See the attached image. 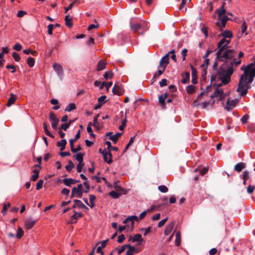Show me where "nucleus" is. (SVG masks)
Returning a JSON list of instances; mask_svg holds the SVG:
<instances>
[{
	"label": "nucleus",
	"mask_w": 255,
	"mask_h": 255,
	"mask_svg": "<svg viewBox=\"0 0 255 255\" xmlns=\"http://www.w3.org/2000/svg\"><path fill=\"white\" fill-rule=\"evenodd\" d=\"M244 70V74L241 76L237 91L240 93L241 96H245L248 93V89L250 88V84L252 83L255 77V67L254 63H252L247 65Z\"/></svg>",
	"instance_id": "obj_1"
},
{
	"label": "nucleus",
	"mask_w": 255,
	"mask_h": 255,
	"mask_svg": "<svg viewBox=\"0 0 255 255\" xmlns=\"http://www.w3.org/2000/svg\"><path fill=\"white\" fill-rule=\"evenodd\" d=\"M222 47L221 49H218L216 52L217 59L225 63L230 62L232 59L234 57L235 51L234 49L229 48L224 49Z\"/></svg>",
	"instance_id": "obj_2"
},
{
	"label": "nucleus",
	"mask_w": 255,
	"mask_h": 255,
	"mask_svg": "<svg viewBox=\"0 0 255 255\" xmlns=\"http://www.w3.org/2000/svg\"><path fill=\"white\" fill-rule=\"evenodd\" d=\"M169 57H168V54H166L159 61V64L158 66V68L159 69L158 70V75H161L163 74L169 64Z\"/></svg>",
	"instance_id": "obj_3"
},
{
	"label": "nucleus",
	"mask_w": 255,
	"mask_h": 255,
	"mask_svg": "<svg viewBox=\"0 0 255 255\" xmlns=\"http://www.w3.org/2000/svg\"><path fill=\"white\" fill-rule=\"evenodd\" d=\"M49 118L50 122H52L51 127L54 130L57 129L59 120L56 115L53 112H51L49 113Z\"/></svg>",
	"instance_id": "obj_4"
},
{
	"label": "nucleus",
	"mask_w": 255,
	"mask_h": 255,
	"mask_svg": "<svg viewBox=\"0 0 255 255\" xmlns=\"http://www.w3.org/2000/svg\"><path fill=\"white\" fill-rule=\"evenodd\" d=\"M218 74L219 75V78L220 80H221V82L222 83L224 84V85H226L228 83H229L231 81V78L226 77V76L225 75L224 76L222 75L224 74V71L223 69L221 68L219 71L218 72Z\"/></svg>",
	"instance_id": "obj_5"
},
{
	"label": "nucleus",
	"mask_w": 255,
	"mask_h": 255,
	"mask_svg": "<svg viewBox=\"0 0 255 255\" xmlns=\"http://www.w3.org/2000/svg\"><path fill=\"white\" fill-rule=\"evenodd\" d=\"M231 40L226 39V38H223L221 39V40L217 44V49H221L222 47H225L224 49L229 48L230 47L229 46V44L230 43Z\"/></svg>",
	"instance_id": "obj_6"
},
{
	"label": "nucleus",
	"mask_w": 255,
	"mask_h": 255,
	"mask_svg": "<svg viewBox=\"0 0 255 255\" xmlns=\"http://www.w3.org/2000/svg\"><path fill=\"white\" fill-rule=\"evenodd\" d=\"M131 241L133 243L137 242V245H140L141 243L143 242V240L142 239L141 235L140 234L135 235L133 237H130L129 241Z\"/></svg>",
	"instance_id": "obj_7"
},
{
	"label": "nucleus",
	"mask_w": 255,
	"mask_h": 255,
	"mask_svg": "<svg viewBox=\"0 0 255 255\" xmlns=\"http://www.w3.org/2000/svg\"><path fill=\"white\" fill-rule=\"evenodd\" d=\"M102 154L103 155L105 162L108 164H111L112 162V154L110 151L102 153Z\"/></svg>",
	"instance_id": "obj_8"
},
{
	"label": "nucleus",
	"mask_w": 255,
	"mask_h": 255,
	"mask_svg": "<svg viewBox=\"0 0 255 255\" xmlns=\"http://www.w3.org/2000/svg\"><path fill=\"white\" fill-rule=\"evenodd\" d=\"M238 102L237 100H232L231 102L229 99H228L227 101V106L225 107V109L228 111H231L233 107H235Z\"/></svg>",
	"instance_id": "obj_9"
},
{
	"label": "nucleus",
	"mask_w": 255,
	"mask_h": 255,
	"mask_svg": "<svg viewBox=\"0 0 255 255\" xmlns=\"http://www.w3.org/2000/svg\"><path fill=\"white\" fill-rule=\"evenodd\" d=\"M190 67L192 71V77L191 82L193 84H196L197 83V71L196 69L192 65H190Z\"/></svg>",
	"instance_id": "obj_10"
},
{
	"label": "nucleus",
	"mask_w": 255,
	"mask_h": 255,
	"mask_svg": "<svg viewBox=\"0 0 255 255\" xmlns=\"http://www.w3.org/2000/svg\"><path fill=\"white\" fill-rule=\"evenodd\" d=\"M112 92L114 94L117 95L119 96L122 95L124 94V90L119 86L115 84L113 87Z\"/></svg>",
	"instance_id": "obj_11"
},
{
	"label": "nucleus",
	"mask_w": 255,
	"mask_h": 255,
	"mask_svg": "<svg viewBox=\"0 0 255 255\" xmlns=\"http://www.w3.org/2000/svg\"><path fill=\"white\" fill-rule=\"evenodd\" d=\"M220 97V100L224 98V96L223 95V90L222 89L216 88L215 92L213 93L212 95L211 96L212 98L214 97Z\"/></svg>",
	"instance_id": "obj_12"
},
{
	"label": "nucleus",
	"mask_w": 255,
	"mask_h": 255,
	"mask_svg": "<svg viewBox=\"0 0 255 255\" xmlns=\"http://www.w3.org/2000/svg\"><path fill=\"white\" fill-rule=\"evenodd\" d=\"M53 68L59 76H62L63 74V71L62 66L58 63H54L53 64Z\"/></svg>",
	"instance_id": "obj_13"
},
{
	"label": "nucleus",
	"mask_w": 255,
	"mask_h": 255,
	"mask_svg": "<svg viewBox=\"0 0 255 255\" xmlns=\"http://www.w3.org/2000/svg\"><path fill=\"white\" fill-rule=\"evenodd\" d=\"M141 24L138 23H133L132 24H130V27L132 30L134 31L135 33L138 34L139 33H141L139 32V30L141 29L142 27Z\"/></svg>",
	"instance_id": "obj_14"
},
{
	"label": "nucleus",
	"mask_w": 255,
	"mask_h": 255,
	"mask_svg": "<svg viewBox=\"0 0 255 255\" xmlns=\"http://www.w3.org/2000/svg\"><path fill=\"white\" fill-rule=\"evenodd\" d=\"M36 222V220H33L30 218L26 220L24 224L26 229H31L33 227Z\"/></svg>",
	"instance_id": "obj_15"
},
{
	"label": "nucleus",
	"mask_w": 255,
	"mask_h": 255,
	"mask_svg": "<svg viewBox=\"0 0 255 255\" xmlns=\"http://www.w3.org/2000/svg\"><path fill=\"white\" fill-rule=\"evenodd\" d=\"M63 183L66 186H70L71 184H74L79 182V180H76L72 178H65L62 180Z\"/></svg>",
	"instance_id": "obj_16"
},
{
	"label": "nucleus",
	"mask_w": 255,
	"mask_h": 255,
	"mask_svg": "<svg viewBox=\"0 0 255 255\" xmlns=\"http://www.w3.org/2000/svg\"><path fill=\"white\" fill-rule=\"evenodd\" d=\"M10 97L8 98L6 104V106L8 107H10L12 104H14L17 99V96L13 93H10Z\"/></svg>",
	"instance_id": "obj_17"
},
{
	"label": "nucleus",
	"mask_w": 255,
	"mask_h": 255,
	"mask_svg": "<svg viewBox=\"0 0 255 255\" xmlns=\"http://www.w3.org/2000/svg\"><path fill=\"white\" fill-rule=\"evenodd\" d=\"M64 20H65V24L66 26H67L69 28H70L72 27L73 22L72 20V18H70V15L69 14H67L65 16Z\"/></svg>",
	"instance_id": "obj_18"
},
{
	"label": "nucleus",
	"mask_w": 255,
	"mask_h": 255,
	"mask_svg": "<svg viewBox=\"0 0 255 255\" xmlns=\"http://www.w3.org/2000/svg\"><path fill=\"white\" fill-rule=\"evenodd\" d=\"M181 76L183 78L181 82L183 84H187L189 82L190 73L189 72L187 71L185 73L182 74Z\"/></svg>",
	"instance_id": "obj_19"
},
{
	"label": "nucleus",
	"mask_w": 255,
	"mask_h": 255,
	"mask_svg": "<svg viewBox=\"0 0 255 255\" xmlns=\"http://www.w3.org/2000/svg\"><path fill=\"white\" fill-rule=\"evenodd\" d=\"M125 247L128 249V250L126 252V255H133L135 253V248L131 246L129 244L125 245Z\"/></svg>",
	"instance_id": "obj_20"
},
{
	"label": "nucleus",
	"mask_w": 255,
	"mask_h": 255,
	"mask_svg": "<svg viewBox=\"0 0 255 255\" xmlns=\"http://www.w3.org/2000/svg\"><path fill=\"white\" fill-rule=\"evenodd\" d=\"M174 225V222H172L170 224L166 226L164 233L165 236H167L171 233L173 229Z\"/></svg>",
	"instance_id": "obj_21"
},
{
	"label": "nucleus",
	"mask_w": 255,
	"mask_h": 255,
	"mask_svg": "<svg viewBox=\"0 0 255 255\" xmlns=\"http://www.w3.org/2000/svg\"><path fill=\"white\" fill-rule=\"evenodd\" d=\"M225 5V2H223L221 7L216 10V13H217L218 14V15H219V16L221 15L225 14V13H226V10L224 8Z\"/></svg>",
	"instance_id": "obj_22"
},
{
	"label": "nucleus",
	"mask_w": 255,
	"mask_h": 255,
	"mask_svg": "<svg viewBox=\"0 0 255 255\" xmlns=\"http://www.w3.org/2000/svg\"><path fill=\"white\" fill-rule=\"evenodd\" d=\"M108 241L109 239H107L101 242V246L98 247L97 249V253L101 254L102 255H104V252L102 251V249L106 247Z\"/></svg>",
	"instance_id": "obj_23"
},
{
	"label": "nucleus",
	"mask_w": 255,
	"mask_h": 255,
	"mask_svg": "<svg viewBox=\"0 0 255 255\" xmlns=\"http://www.w3.org/2000/svg\"><path fill=\"white\" fill-rule=\"evenodd\" d=\"M246 167V164L243 162H239L234 166V170L238 172H241Z\"/></svg>",
	"instance_id": "obj_24"
},
{
	"label": "nucleus",
	"mask_w": 255,
	"mask_h": 255,
	"mask_svg": "<svg viewBox=\"0 0 255 255\" xmlns=\"http://www.w3.org/2000/svg\"><path fill=\"white\" fill-rule=\"evenodd\" d=\"M106 63L103 60H100L97 66V70L98 71L103 70L106 68Z\"/></svg>",
	"instance_id": "obj_25"
},
{
	"label": "nucleus",
	"mask_w": 255,
	"mask_h": 255,
	"mask_svg": "<svg viewBox=\"0 0 255 255\" xmlns=\"http://www.w3.org/2000/svg\"><path fill=\"white\" fill-rule=\"evenodd\" d=\"M141 25L142 26L141 27L142 31L141 33H139L140 35H143L144 32L149 28V25L148 23L144 21H143L142 23H141Z\"/></svg>",
	"instance_id": "obj_26"
},
{
	"label": "nucleus",
	"mask_w": 255,
	"mask_h": 255,
	"mask_svg": "<svg viewBox=\"0 0 255 255\" xmlns=\"http://www.w3.org/2000/svg\"><path fill=\"white\" fill-rule=\"evenodd\" d=\"M67 144V141L66 139H62L60 141H59L57 143V145L60 147V150H63L66 146Z\"/></svg>",
	"instance_id": "obj_27"
},
{
	"label": "nucleus",
	"mask_w": 255,
	"mask_h": 255,
	"mask_svg": "<svg viewBox=\"0 0 255 255\" xmlns=\"http://www.w3.org/2000/svg\"><path fill=\"white\" fill-rule=\"evenodd\" d=\"M234 71V69H233V67L231 65L229 66L226 70H223L224 73H225V75L226 77H229L230 78L231 75L233 74Z\"/></svg>",
	"instance_id": "obj_28"
},
{
	"label": "nucleus",
	"mask_w": 255,
	"mask_h": 255,
	"mask_svg": "<svg viewBox=\"0 0 255 255\" xmlns=\"http://www.w3.org/2000/svg\"><path fill=\"white\" fill-rule=\"evenodd\" d=\"M219 36H223L224 38H231L233 37V34L231 31L230 30H225L222 33H221Z\"/></svg>",
	"instance_id": "obj_29"
},
{
	"label": "nucleus",
	"mask_w": 255,
	"mask_h": 255,
	"mask_svg": "<svg viewBox=\"0 0 255 255\" xmlns=\"http://www.w3.org/2000/svg\"><path fill=\"white\" fill-rule=\"evenodd\" d=\"M123 133L117 132L114 135H111L109 137V139L112 140L115 143H116L118 140L119 138L122 135Z\"/></svg>",
	"instance_id": "obj_30"
},
{
	"label": "nucleus",
	"mask_w": 255,
	"mask_h": 255,
	"mask_svg": "<svg viewBox=\"0 0 255 255\" xmlns=\"http://www.w3.org/2000/svg\"><path fill=\"white\" fill-rule=\"evenodd\" d=\"M241 63V60H237L236 59L234 58V57L232 59V60L230 61L229 63V65L232 66L233 67L234 66L235 67L238 66Z\"/></svg>",
	"instance_id": "obj_31"
},
{
	"label": "nucleus",
	"mask_w": 255,
	"mask_h": 255,
	"mask_svg": "<svg viewBox=\"0 0 255 255\" xmlns=\"http://www.w3.org/2000/svg\"><path fill=\"white\" fill-rule=\"evenodd\" d=\"M242 178L243 179V185H245L246 184V181L249 178L250 175L249 172L248 171H244L242 173Z\"/></svg>",
	"instance_id": "obj_32"
},
{
	"label": "nucleus",
	"mask_w": 255,
	"mask_h": 255,
	"mask_svg": "<svg viewBox=\"0 0 255 255\" xmlns=\"http://www.w3.org/2000/svg\"><path fill=\"white\" fill-rule=\"evenodd\" d=\"M85 155V153H78L76 155H74V156L76 159L79 162V163H83V156Z\"/></svg>",
	"instance_id": "obj_33"
},
{
	"label": "nucleus",
	"mask_w": 255,
	"mask_h": 255,
	"mask_svg": "<svg viewBox=\"0 0 255 255\" xmlns=\"http://www.w3.org/2000/svg\"><path fill=\"white\" fill-rule=\"evenodd\" d=\"M121 193H119L115 191H112L109 192V195L113 198V199H118L121 196Z\"/></svg>",
	"instance_id": "obj_34"
},
{
	"label": "nucleus",
	"mask_w": 255,
	"mask_h": 255,
	"mask_svg": "<svg viewBox=\"0 0 255 255\" xmlns=\"http://www.w3.org/2000/svg\"><path fill=\"white\" fill-rule=\"evenodd\" d=\"M181 243V233L179 231H178L176 234V239L175 244L177 246H179Z\"/></svg>",
	"instance_id": "obj_35"
},
{
	"label": "nucleus",
	"mask_w": 255,
	"mask_h": 255,
	"mask_svg": "<svg viewBox=\"0 0 255 255\" xmlns=\"http://www.w3.org/2000/svg\"><path fill=\"white\" fill-rule=\"evenodd\" d=\"M43 127L45 134L47 135H48L52 138H54V135L53 134H52L48 130L47 125L46 123H44L43 124Z\"/></svg>",
	"instance_id": "obj_36"
},
{
	"label": "nucleus",
	"mask_w": 255,
	"mask_h": 255,
	"mask_svg": "<svg viewBox=\"0 0 255 255\" xmlns=\"http://www.w3.org/2000/svg\"><path fill=\"white\" fill-rule=\"evenodd\" d=\"M186 92L189 94H192L195 92V87L190 85L186 87Z\"/></svg>",
	"instance_id": "obj_37"
},
{
	"label": "nucleus",
	"mask_w": 255,
	"mask_h": 255,
	"mask_svg": "<svg viewBox=\"0 0 255 255\" xmlns=\"http://www.w3.org/2000/svg\"><path fill=\"white\" fill-rule=\"evenodd\" d=\"M76 108V105L74 103L69 104L65 108V111L70 112Z\"/></svg>",
	"instance_id": "obj_38"
},
{
	"label": "nucleus",
	"mask_w": 255,
	"mask_h": 255,
	"mask_svg": "<svg viewBox=\"0 0 255 255\" xmlns=\"http://www.w3.org/2000/svg\"><path fill=\"white\" fill-rule=\"evenodd\" d=\"M74 214L71 216V219L77 220L79 217H82L83 214L81 212H77L76 211H73Z\"/></svg>",
	"instance_id": "obj_39"
},
{
	"label": "nucleus",
	"mask_w": 255,
	"mask_h": 255,
	"mask_svg": "<svg viewBox=\"0 0 255 255\" xmlns=\"http://www.w3.org/2000/svg\"><path fill=\"white\" fill-rule=\"evenodd\" d=\"M71 123L72 121H70L69 123H66L62 124L61 127L59 128V129H63L64 130L66 131L67 129V128H69Z\"/></svg>",
	"instance_id": "obj_40"
},
{
	"label": "nucleus",
	"mask_w": 255,
	"mask_h": 255,
	"mask_svg": "<svg viewBox=\"0 0 255 255\" xmlns=\"http://www.w3.org/2000/svg\"><path fill=\"white\" fill-rule=\"evenodd\" d=\"M166 99H165L162 95H159L158 96V100L159 102L161 105V106L162 108H165L166 103L165 102Z\"/></svg>",
	"instance_id": "obj_41"
},
{
	"label": "nucleus",
	"mask_w": 255,
	"mask_h": 255,
	"mask_svg": "<svg viewBox=\"0 0 255 255\" xmlns=\"http://www.w3.org/2000/svg\"><path fill=\"white\" fill-rule=\"evenodd\" d=\"M89 200H90V204H89V206L92 208L94 206V202L96 199V196L95 195L90 194L89 195Z\"/></svg>",
	"instance_id": "obj_42"
},
{
	"label": "nucleus",
	"mask_w": 255,
	"mask_h": 255,
	"mask_svg": "<svg viewBox=\"0 0 255 255\" xmlns=\"http://www.w3.org/2000/svg\"><path fill=\"white\" fill-rule=\"evenodd\" d=\"M73 202L75 204H76L77 205H78L79 207L84 208V209H86L87 210L88 209V208L87 206H86L84 204H83L80 200H79L77 199H75L73 200Z\"/></svg>",
	"instance_id": "obj_43"
},
{
	"label": "nucleus",
	"mask_w": 255,
	"mask_h": 255,
	"mask_svg": "<svg viewBox=\"0 0 255 255\" xmlns=\"http://www.w3.org/2000/svg\"><path fill=\"white\" fill-rule=\"evenodd\" d=\"M74 167V165L71 160L68 161V164L65 166V169L68 172H70L72 168Z\"/></svg>",
	"instance_id": "obj_44"
},
{
	"label": "nucleus",
	"mask_w": 255,
	"mask_h": 255,
	"mask_svg": "<svg viewBox=\"0 0 255 255\" xmlns=\"http://www.w3.org/2000/svg\"><path fill=\"white\" fill-rule=\"evenodd\" d=\"M23 234L24 232L22 228L20 227H18L16 232V237L17 239H20L23 236Z\"/></svg>",
	"instance_id": "obj_45"
},
{
	"label": "nucleus",
	"mask_w": 255,
	"mask_h": 255,
	"mask_svg": "<svg viewBox=\"0 0 255 255\" xmlns=\"http://www.w3.org/2000/svg\"><path fill=\"white\" fill-rule=\"evenodd\" d=\"M218 19L221 22L227 23V21L229 20V17L227 15H221L220 16L218 15Z\"/></svg>",
	"instance_id": "obj_46"
},
{
	"label": "nucleus",
	"mask_w": 255,
	"mask_h": 255,
	"mask_svg": "<svg viewBox=\"0 0 255 255\" xmlns=\"http://www.w3.org/2000/svg\"><path fill=\"white\" fill-rule=\"evenodd\" d=\"M208 168L207 167H203L202 169L198 168L195 170V172H196L197 170H199L200 174L201 175H203L208 171Z\"/></svg>",
	"instance_id": "obj_47"
},
{
	"label": "nucleus",
	"mask_w": 255,
	"mask_h": 255,
	"mask_svg": "<svg viewBox=\"0 0 255 255\" xmlns=\"http://www.w3.org/2000/svg\"><path fill=\"white\" fill-rule=\"evenodd\" d=\"M27 63L30 67H32L35 63L34 59L32 57H29L27 59Z\"/></svg>",
	"instance_id": "obj_48"
},
{
	"label": "nucleus",
	"mask_w": 255,
	"mask_h": 255,
	"mask_svg": "<svg viewBox=\"0 0 255 255\" xmlns=\"http://www.w3.org/2000/svg\"><path fill=\"white\" fill-rule=\"evenodd\" d=\"M113 73L111 71H109L105 73L104 75V78L106 79H107L108 78L111 79L113 77Z\"/></svg>",
	"instance_id": "obj_49"
},
{
	"label": "nucleus",
	"mask_w": 255,
	"mask_h": 255,
	"mask_svg": "<svg viewBox=\"0 0 255 255\" xmlns=\"http://www.w3.org/2000/svg\"><path fill=\"white\" fill-rule=\"evenodd\" d=\"M127 114H125V119L122 121V125L119 127V128L120 130H124V128L126 126V123H127Z\"/></svg>",
	"instance_id": "obj_50"
},
{
	"label": "nucleus",
	"mask_w": 255,
	"mask_h": 255,
	"mask_svg": "<svg viewBox=\"0 0 255 255\" xmlns=\"http://www.w3.org/2000/svg\"><path fill=\"white\" fill-rule=\"evenodd\" d=\"M158 188L162 193H166L168 191V188L165 185H160L158 186Z\"/></svg>",
	"instance_id": "obj_51"
},
{
	"label": "nucleus",
	"mask_w": 255,
	"mask_h": 255,
	"mask_svg": "<svg viewBox=\"0 0 255 255\" xmlns=\"http://www.w3.org/2000/svg\"><path fill=\"white\" fill-rule=\"evenodd\" d=\"M106 98L107 97L105 95H103L99 97L98 99V103H99L100 104H102V105H103V104L106 102Z\"/></svg>",
	"instance_id": "obj_52"
},
{
	"label": "nucleus",
	"mask_w": 255,
	"mask_h": 255,
	"mask_svg": "<svg viewBox=\"0 0 255 255\" xmlns=\"http://www.w3.org/2000/svg\"><path fill=\"white\" fill-rule=\"evenodd\" d=\"M255 189V186H252L250 184L247 187V192L248 194H251L254 192Z\"/></svg>",
	"instance_id": "obj_53"
},
{
	"label": "nucleus",
	"mask_w": 255,
	"mask_h": 255,
	"mask_svg": "<svg viewBox=\"0 0 255 255\" xmlns=\"http://www.w3.org/2000/svg\"><path fill=\"white\" fill-rule=\"evenodd\" d=\"M43 183V180H39L36 184V189L37 190H40L42 187V185Z\"/></svg>",
	"instance_id": "obj_54"
},
{
	"label": "nucleus",
	"mask_w": 255,
	"mask_h": 255,
	"mask_svg": "<svg viewBox=\"0 0 255 255\" xmlns=\"http://www.w3.org/2000/svg\"><path fill=\"white\" fill-rule=\"evenodd\" d=\"M12 57L15 60V61H16V62H18L20 60V57L19 54H18L16 52H13L12 53Z\"/></svg>",
	"instance_id": "obj_55"
},
{
	"label": "nucleus",
	"mask_w": 255,
	"mask_h": 255,
	"mask_svg": "<svg viewBox=\"0 0 255 255\" xmlns=\"http://www.w3.org/2000/svg\"><path fill=\"white\" fill-rule=\"evenodd\" d=\"M128 220H130V221L131 222L132 225H133L134 221H138V217L136 216H131L128 217Z\"/></svg>",
	"instance_id": "obj_56"
},
{
	"label": "nucleus",
	"mask_w": 255,
	"mask_h": 255,
	"mask_svg": "<svg viewBox=\"0 0 255 255\" xmlns=\"http://www.w3.org/2000/svg\"><path fill=\"white\" fill-rule=\"evenodd\" d=\"M209 59H205L204 63L201 65V67H203L204 68H207L208 67V66L209 65Z\"/></svg>",
	"instance_id": "obj_57"
},
{
	"label": "nucleus",
	"mask_w": 255,
	"mask_h": 255,
	"mask_svg": "<svg viewBox=\"0 0 255 255\" xmlns=\"http://www.w3.org/2000/svg\"><path fill=\"white\" fill-rule=\"evenodd\" d=\"M151 228L150 227H148L145 229L142 228L141 229L140 231H144L143 235L145 236L151 231Z\"/></svg>",
	"instance_id": "obj_58"
},
{
	"label": "nucleus",
	"mask_w": 255,
	"mask_h": 255,
	"mask_svg": "<svg viewBox=\"0 0 255 255\" xmlns=\"http://www.w3.org/2000/svg\"><path fill=\"white\" fill-rule=\"evenodd\" d=\"M54 27V25L52 24H50L47 26L48 28V33L49 35L52 34V31Z\"/></svg>",
	"instance_id": "obj_59"
},
{
	"label": "nucleus",
	"mask_w": 255,
	"mask_h": 255,
	"mask_svg": "<svg viewBox=\"0 0 255 255\" xmlns=\"http://www.w3.org/2000/svg\"><path fill=\"white\" fill-rule=\"evenodd\" d=\"M249 118V116L248 115H245L241 119V121L243 124H246Z\"/></svg>",
	"instance_id": "obj_60"
},
{
	"label": "nucleus",
	"mask_w": 255,
	"mask_h": 255,
	"mask_svg": "<svg viewBox=\"0 0 255 255\" xmlns=\"http://www.w3.org/2000/svg\"><path fill=\"white\" fill-rule=\"evenodd\" d=\"M82 150V147L80 145H78L76 148H74V147L73 148H72V150H71V151L73 152V153H76L77 152L79 151H80Z\"/></svg>",
	"instance_id": "obj_61"
},
{
	"label": "nucleus",
	"mask_w": 255,
	"mask_h": 255,
	"mask_svg": "<svg viewBox=\"0 0 255 255\" xmlns=\"http://www.w3.org/2000/svg\"><path fill=\"white\" fill-rule=\"evenodd\" d=\"M114 188L117 191H124V189L118 185L117 182L114 183Z\"/></svg>",
	"instance_id": "obj_62"
},
{
	"label": "nucleus",
	"mask_w": 255,
	"mask_h": 255,
	"mask_svg": "<svg viewBox=\"0 0 255 255\" xmlns=\"http://www.w3.org/2000/svg\"><path fill=\"white\" fill-rule=\"evenodd\" d=\"M167 220V218H166L165 219H164L162 220L161 221H160L158 223V228H161L162 226H163V225L165 224V223H166Z\"/></svg>",
	"instance_id": "obj_63"
},
{
	"label": "nucleus",
	"mask_w": 255,
	"mask_h": 255,
	"mask_svg": "<svg viewBox=\"0 0 255 255\" xmlns=\"http://www.w3.org/2000/svg\"><path fill=\"white\" fill-rule=\"evenodd\" d=\"M21 48L22 46L19 43H16L13 46V49L16 51H20Z\"/></svg>",
	"instance_id": "obj_64"
}]
</instances>
